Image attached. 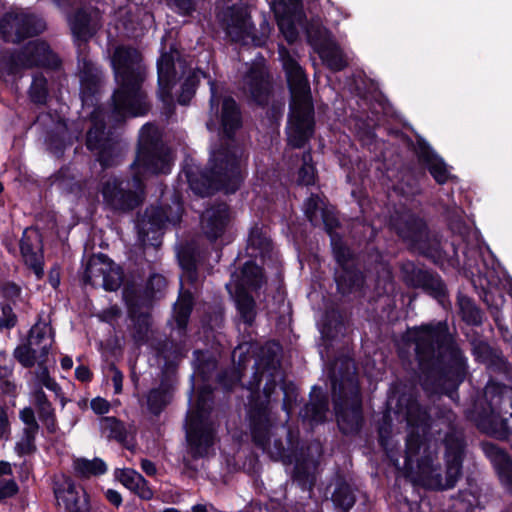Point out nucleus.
I'll list each match as a JSON object with an SVG mask.
<instances>
[{"instance_id": "f257e3e1", "label": "nucleus", "mask_w": 512, "mask_h": 512, "mask_svg": "<svg viewBox=\"0 0 512 512\" xmlns=\"http://www.w3.org/2000/svg\"><path fill=\"white\" fill-rule=\"evenodd\" d=\"M403 340L414 344L418 369L427 381L458 389L467 374V359L446 321L408 328Z\"/></svg>"}, {"instance_id": "f03ea898", "label": "nucleus", "mask_w": 512, "mask_h": 512, "mask_svg": "<svg viewBox=\"0 0 512 512\" xmlns=\"http://www.w3.org/2000/svg\"><path fill=\"white\" fill-rule=\"evenodd\" d=\"M398 412L405 415L410 429H417L424 433L440 434L444 426L445 434L443 438L444 460H445V482L442 483L441 475L438 474L437 484L442 490L451 489L462 475L463 461L465 456L466 442L461 433L456 428V415L452 409L447 407H438L435 412V419L431 418L427 409L422 406L417 398L412 394H401L397 401Z\"/></svg>"}, {"instance_id": "7ed1b4c3", "label": "nucleus", "mask_w": 512, "mask_h": 512, "mask_svg": "<svg viewBox=\"0 0 512 512\" xmlns=\"http://www.w3.org/2000/svg\"><path fill=\"white\" fill-rule=\"evenodd\" d=\"M77 69L80 80V98L83 107H91V126L86 133V147L97 152V161L103 169L118 164V142L111 129H107L105 109L100 103L102 72L89 55L77 56Z\"/></svg>"}, {"instance_id": "20e7f679", "label": "nucleus", "mask_w": 512, "mask_h": 512, "mask_svg": "<svg viewBox=\"0 0 512 512\" xmlns=\"http://www.w3.org/2000/svg\"><path fill=\"white\" fill-rule=\"evenodd\" d=\"M111 64L117 83L111 96L113 119L124 122L127 117L147 115L151 103L143 89L147 70L142 53L132 46H118L114 50Z\"/></svg>"}, {"instance_id": "39448f33", "label": "nucleus", "mask_w": 512, "mask_h": 512, "mask_svg": "<svg viewBox=\"0 0 512 512\" xmlns=\"http://www.w3.org/2000/svg\"><path fill=\"white\" fill-rule=\"evenodd\" d=\"M336 423L341 434L357 435L364 425L362 394L354 360L338 358L328 373Z\"/></svg>"}, {"instance_id": "423d86ee", "label": "nucleus", "mask_w": 512, "mask_h": 512, "mask_svg": "<svg viewBox=\"0 0 512 512\" xmlns=\"http://www.w3.org/2000/svg\"><path fill=\"white\" fill-rule=\"evenodd\" d=\"M289 104L287 142L294 149L304 148L315 134V109L305 70L292 57L283 61Z\"/></svg>"}, {"instance_id": "0eeeda50", "label": "nucleus", "mask_w": 512, "mask_h": 512, "mask_svg": "<svg viewBox=\"0 0 512 512\" xmlns=\"http://www.w3.org/2000/svg\"><path fill=\"white\" fill-rule=\"evenodd\" d=\"M210 168L185 167L183 173L190 189L197 195L208 196L217 190L227 194L238 191L244 181L238 148L229 143L212 150Z\"/></svg>"}, {"instance_id": "6e6552de", "label": "nucleus", "mask_w": 512, "mask_h": 512, "mask_svg": "<svg viewBox=\"0 0 512 512\" xmlns=\"http://www.w3.org/2000/svg\"><path fill=\"white\" fill-rule=\"evenodd\" d=\"M392 229L408 250L423 256L439 267L456 268L460 265L458 248L454 242H445L432 235L426 220L415 213H406L392 220Z\"/></svg>"}, {"instance_id": "1a4fd4ad", "label": "nucleus", "mask_w": 512, "mask_h": 512, "mask_svg": "<svg viewBox=\"0 0 512 512\" xmlns=\"http://www.w3.org/2000/svg\"><path fill=\"white\" fill-rule=\"evenodd\" d=\"M171 167L170 151L159 129L151 123L144 124L140 129L135 159L130 165L134 186L143 188L146 175H166L171 172Z\"/></svg>"}, {"instance_id": "9d476101", "label": "nucleus", "mask_w": 512, "mask_h": 512, "mask_svg": "<svg viewBox=\"0 0 512 512\" xmlns=\"http://www.w3.org/2000/svg\"><path fill=\"white\" fill-rule=\"evenodd\" d=\"M172 198L175 209L168 204L159 206L151 205L147 207L144 214L137 219V235L143 245H150L155 248L160 247L166 222L173 224L180 222L183 212V202L181 196L177 193H174Z\"/></svg>"}, {"instance_id": "9b49d317", "label": "nucleus", "mask_w": 512, "mask_h": 512, "mask_svg": "<svg viewBox=\"0 0 512 512\" xmlns=\"http://www.w3.org/2000/svg\"><path fill=\"white\" fill-rule=\"evenodd\" d=\"M262 376L256 371L249 382L250 395L247 405V421L251 440L260 449L266 450L271 444L272 421L267 399H262L260 384Z\"/></svg>"}, {"instance_id": "f8f14e48", "label": "nucleus", "mask_w": 512, "mask_h": 512, "mask_svg": "<svg viewBox=\"0 0 512 512\" xmlns=\"http://www.w3.org/2000/svg\"><path fill=\"white\" fill-rule=\"evenodd\" d=\"M210 112L214 113L219 120L220 143L235 144L236 133L243 126L241 107L232 96L221 97L217 95L214 85L211 86L209 100Z\"/></svg>"}, {"instance_id": "ddd939ff", "label": "nucleus", "mask_w": 512, "mask_h": 512, "mask_svg": "<svg viewBox=\"0 0 512 512\" xmlns=\"http://www.w3.org/2000/svg\"><path fill=\"white\" fill-rule=\"evenodd\" d=\"M45 29V21L33 13L12 10L0 19V37L7 43L19 44L40 35Z\"/></svg>"}, {"instance_id": "4468645a", "label": "nucleus", "mask_w": 512, "mask_h": 512, "mask_svg": "<svg viewBox=\"0 0 512 512\" xmlns=\"http://www.w3.org/2000/svg\"><path fill=\"white\" fill-rule=\"evenodd\" d=\"M404 284L409 288L421 289L440 304L448 298L447 286L440 275L422 268L413 261H405L400 267Z\"/></svg>"}, {"instance_id": "2eb2a0df", "label": "nucleus", "mask_w": 512, "mask_h": 512, "mask_svg": "<svg viewBox=\"0 0 512 512\" xmlns=\"http://www.w3.org/2000/svg\"><path fill=\"white\" fill-rule=\"evenodd\" d=\"M402 136L406 147L415 154L418 163L430 173L437 184L444 185L455 178L449 172L444 159L436 153L422 136L418 135L416 142L406 134H402Z\"/></svg>"}, {"instance_id": "dca6fc26", "label": "nucleus", "mask_w": 512, "mask_h": 512, "mask_svg": "<svg viewBox=\"0 0 512 512\" xmlns=\"http://www.w3.org/2000/svg\"><path fill=\"white\" fill-rule=\"evenodd\" d=\"M186 440L194 459L204 458L214 446L216 431L210 419L186 418Z\"/></svg>"}, {"instance_id": "f3484780", "label": "nucleus", "mask_w": 512, "mask_h": 512, "mask_svg": "<svg viewBox=\"0 0 512 512\" xmlns=\"http://www.w3.org/2000/svg\"><path fill=\"white\" fill-rule=\"evenodd\" d=\"M493 400L485 405L476 407L473 411V420L477 428L484 434L497 439L499 441H508L512 429L508 424V420L501 416V409L497 410Z\"/></svg>"}, {"instance_id": "a211bd4d", "label": "nucleus", "mask_w": 512, "mask_h": 512, "mask_svg": "<svg viewBox=\"0 0 512 512\" xmlns=\"http://www.w3.org/2000/svg\"><path fill=\"white\" fill-rule=\"evenodd\" d=\"M20 50L28 69L37 67L57 71L62 67L61 58L45 40L28 41Z\"/></svg>"}, {"instance_id": "6ab92c4d", "label": "nucleus", "mask_w": 512, "mask_h": 512, "mask_svg": "<svg viewBox=\"0 0 512 512\" xmlns=\"http://www.w3.org/2000/svg\"><path fill=\"white\" fill-rule=\"evenodd\" d=\"M158 90L159 100L167 109L168 114H172L175 109L172 90L176 84L177 71L175 59L172 52H164L157 60Z\"/></svg>"}, {"instance_id": "aec40b11", "label": "nucleus", "mask_w": 512, "mask_h": 512, "mask_svg": "<svg viewBox=\"0 0 512 512\" xmlns=\"http://www.w3.org/2000/svg\"><path fill=\"white\" fill-rule=\"evenodd\" d=\"M230 221V207L226 203H216L207 208L201 215V228L205 238L211 243L222 239Z\"/></svg>"}, {"instance_id": "412c9836", "label": "nucleus", "mask_w": 512, "mask_h": 512, "mask_svg": "<svg viewBox=\"0 0 512 512\" xmlns=\"http://www.w3.org/2000/svg\"><path fill=\"white\" fill-rule=\"evenodd\" d=\"M272 10L283 38L290 45L295 43L299 37L296 23L305 18V14L298 6V2L289 4L284 0H280L272 6Z\"/></svg>"}, {"instance_id": "4be33fe9", "label": "nucleus", "mask_w": 512, "mask_h": 512, "mask_svg": "<svg viewBox=\"0 0 512 512\" xmlns=\"http://www.w3.org/2000/svg\"><path fill=\"white\" fill-rule=\"evenodd\" d=\"M101 193L107 205L114 210L128 212L142 203L141 197L135 191L123 188L122 181L118 179L106 181Z\"/></svg>"}, {"instance_id": "5701e85b", "label": "nucleus", "mask_w": 512, "mask_h": 512, "mask_svg": "<svg viewBox=\"0 0 512 512\" xmlns=\"http://www.w3.org/2000/svg\"><path fill=\"white\" fill-rule=\"evenodd\" d=\"M208 257V250L195 242H187L180 247L177 252L178 262L190 284L198 281V268L208 260Z\"/></svg>"}, {"instance_id": "b1692460", "label": "nucleus", "mask_w": 512, "mask_h": 512, "mask_svg": "<svg viewBox=\"0 0 512 512\" xmlns=\"http://www.w3.org/2000/svg\"><path fill=\"white\" fill-rule=\"evenodd\" d=\"M91 21V14L84 8L77 9L69 18L71 33L77 48V56L89 55V40L96 33Z\"/></svg>"}, {"instance_id": "393cba45", "label": "nucleus", "mask_w": 512, "mask_h": 512, "mask_svg": "<svg viewBox=\"0 0 512 512\" xmlns=\"http://www.w3.org/2000/svg\"><path fill=\"white\" fill-rule=\"evenodd\" d=\"M273 241L270 236V228L259 222H255L249 229L246 245L247 256L260 259L262 263L272 259Z\"/></svg>"}, {"instance_id": "a878e982", "label": "nucleus", "mask_w": 512, "mask_h": 512, "mask_svg": "<svg viewBox=\"0 0 512 512\" xmlns=\"http://www.w3.org/2000/svg\"><path fill=\"white\" fill-rule=\"evenodd\" d=\"M329 411V398L327 392L318 385H314L309 393V401L301 408L299 415L303 422L311 426L326 422Z\"/></svg>"}, {"instance_id": "bb28decb", "label": "nucleus", "mask_w": 512, "mask_h": 512, "mask_svg": "<svg viewBox=\"0 0 512 512\" xmlns=\"http://www.w3.org/2000/svg\"><path fill=\"white\" fill-rule=\"evenodd\" d=\"M19 249L24 264L33 271L37 279L44 275V256L41 235L34 237L28 234L25 229L19 241Z\"/></svg>"}, {"instance_id": "cd10ccee", "label": "nucleus", "mask_w": 512, "mask_h": 512, "mask_svg": "<svg viewBox=\"0 0 512 512\" xmlns=\"http://www.w3.org/2000/svg\"><path fill=\"white\" fill-rule=\"evenodd\" d=\"M246 85L251 102L264 108L273 93V85L268 72L262 68L251 67L246 74Z\"/></svg>"}, {"instance_id": "c85d7f7f", "label": "nucleus", "mask_w": 512, "mask_h": 512, "mask_svg": "<svg viewBox=\"0 0 512 512\" xmlns=\"http://www.w3.org/2000/svg\"><path fill=\"white\" fill-rule=\"evenodd\" d=\"M175 390V379L164 372L157 387L150 389L146 396L147 410L159 416L170 404Z\"/></svg>"}, {"instance_id": "c756f323", "label": "nucleus", "mask_w": 512, "mask_h": 512, "mask_svg": "<svg viewBox=\"0 0 512 512\" xmlns=\"http://www.w3.org/2000/svg\"><path fill=\"white\" fill-rule=\"evenodd\" d=\"M335 283L342 296L359 295L363 292L366 276L357 265L338 269L335 273Z\"/></svg>"}, {"instance_id": "7c9ffc66", "label": "nucleus", "mask_w": 512, "mask_h": 512, "mask_svg": "<svg viewBox=\"0 0 512 512\" xmlns=\"http://www.w3.org/2000/svg\"><path fill=\"white\" fill-rule=\"evenodd\" d=\"M482 449L493 465L500 481L512 486V457L499 445L492 442H483Z\"/></svg>"}, {"instance_id": "2f4dec72", "label": "nucleus", "mask_w": 512, "mask_h": 512, "mask_svg": "<svg viewBox=\"0 0 512 512\" xmlns=\"http://www.w3.org/2000/svg\"><path fill=\"white\" fill-rule=\"evenodd\" d=\"M482 449L493 465L500 481L512 486V457L499 445L492 442H483Z\"/></svg>"}, {"instance_id": "473e14b6", "label": "nucleus", "mask_w": 512, "mask_h": 512, "mask_svg": "<svg viewBox=\"0 0 512 512\" xmlns=\"http://www.w3.org/2000/svg\"><path fill=\"white\" fill-rule=\"evenodd\" d=\"M195 392L192 409L187 412L186 418L210 419L214 407V389L209 384H202L195 388L191 386L190 393Z\"/></svg>"}, {"instance_id": "72a5a7b5", "label": "nucleus", "mask_w": 512, "mask_h": 512, "mask_svg": "<svg viewBox=\"0 0 512 512\" xmlns=\"http://www.w3.org/2000/svg\"><path fill=\"white\" fill-rule=\"evenodd\" d=\"M63 486V501L69 511L90 512V496L82 486L76 485L71 477H66L64 479Z\"/></svg>"}, {"instance_id": "f704fd0d", "label": "nucleus", "mask_w": 512, "mask_h": 512, "mask_svg": "<svg viewBox=\"0 0 512 512\" xmlns=\"http://www.w3.org/2000/svg\"><path fill=\"white\" fill-rule=\"evenodd\" d=\"M430 433H424L417 429H410L405 441L404 450V470L411 473L415 469V458L420 455L421 450H429L428 436Z\"/></svg>"}, {"instance_id": "c9c22d12", "label": "nucleus", "mask_w": 512, "mask_h": 512, "mask_svg": "<svg viewBox=\"0 0 512 512\" xmlns=\"http://www.w3.org/2000/svg\"><path fill=\"white\" fill-rule=\"evenodd\" d=\"M123 300L128 315L144 313V311L151 312L156 301L144 288H137L133 285L124 287Z\"/></svg>"}, {"instance_id": "e433bc0d", "label": "nucleus", "mask_w": 512, "mask_h": 512, "mask_svg": "<svg viewBox=\"0 0 512 512\" xmlns=\"http://www.w3.org/2000/svg\"><path fill=\"white\" fill-rule=\"evenodd\" d=\"M331 501L337 512H349L356 503V488L344 476H338Z\"/></svg>"}, {"instance_id": "4c0bfd02", "label": "nucleus", "mask_w": 512, "mask_h": 512, "mask_svg": "<svg viewBox=\"0 0 512 512\" xmlns=\"http://www.w3.org/2000/svg\"><path fill=\"white\" fill-rule=\"evenodd\" d=\"M195 304L194 295L181 285L179 295L173 308V317L180 332H186L188 322Z\"/></svg>"}, {"instance_id": "58836bf2", "label": "nucleus", "mask_w": 512, "mask_h": 512, "mask_svg": "<svg viewBox=\"0 0 512 512\" xmlns=\"http://www.w3.org/2000/svg\"><path fill=\"white\" fill-rule=\"evenodd\" d=\"M234 299L240 321L252 327L257 316L255 299L242 285H237Z\"/></svg>"}, {"instance_id": "ea45409f", "label": "nucleus", "mask_w": 512, "mask_h": 512, "mask_svg": "<svg viewBox=\"0 0 512 512\" xmlns=\"http://www.w3.org/2000/svg\"><path fill=\"white\" fill-rule=\"evenodd\" d=\"M51 184L55 185L62 193L67 195H80L83 186L77 180L72 169L68 165H63L59 170L50 176Z\"/></svg>"}, {"instance_id": "a19ab883", "label": "nucleus", "mask_w": 512, "mask_h": 512, "mask_svg": "<svg viewBox=\"0 0 512 512\" xmlns=\"http://www.w3.org/2000/svg\"><path fill=\"white\" fill-rule=\"evenodd\" d=\"M131 321L130 335L137 346L145 345L149 340V333L152 328V314L149 311L128 315Z\"/></svg>"}, {"instance_id": "79ce46f5", "label": "nucleus", "mask_w": 512, "mask_h": 512, "mask_svg": "<svg viewBox=\"0 0 512 512\" xmlns=\"http://www.w3.org/2000/svg\"><path fill=\"white\" fill-rule=\"evenodd\" d=\"M345 331L344 318L339 309H328L323 315L321 328L322 337L333 341Z\"/></svg>"}, {"instance_id": "37998d69", "label": "nucleus", "mask_w": 512, "mask_h": 512, "mask_svg": "<svg viewBox=\"0 0 512 512\" xmlns=\"http://www.w3.org/2000/svg\"><path fill=\"white\" fill-rule=\"evenodd\" d=\"M113 267V260L106 254L98 253L92 255L85 267L83 281L86 284H95L94 278L103 277L105 272Z\"/></svg>"}, {"instance_id": "c03bdc74", "label": "nucleus", "mask_w": 512, "mask_h": 512, "mask_svg": "<svg viewBox=\"0 0 512 512\" xmlns=\"http://www.w3.org/2000/svg\"><path fill=\"white\" fill-rule=\"evenodd\" d=\"M75 476L81 479H89L92 476L104 475L108 468L104 460L95 457L92 460L86 458H76L73 461Z\"/></svg>"}, {"instance_id": "a18cd8bd", "label": "nucleus", "mask_w": 512, "mask_h": 512, "mask_svg": "<svg viewBox=\"0 0 512 512\" xmlns=\"http://www.w3.org/2000/svg\"><path fill=\"white\" fill-rule=\"evenodd\" d=\"M100 428L102 433L106 434L108 440H115L120 444L127 440L125 424L115 416H102L100 418Z\"/></svg>"}, {"instance_id": "49530a36", "label": "nucleus", "mask_w": 512, "mask_h": 512, "mask_svg": "<svg viewBox=\"0 0 512 512\" xmlns=\"http://www.w3.org/2000/svg\"><path fill=\"white\" fill-rule=\"evenodd\" d=\"M256 259L251 258L246 261L240 271V282L238 285L247 286L254 290L261 288L263 284V270L256 262Z\"/></svg>"}, {"instance_id": "de8ad7c7", "label": "nucleus", "mask_w": 512, "mask_h": 512, "mask_svg": "<svg viewBox=\"0 0 512 512\" xmlns=\"http://www.w3.org/2000/svg\"><path fill=\"white\" fill-rule=\"evenodd\" d=\"M457 302L462 320L465 323L472 326H480L482 324V311L472 298L464 294H459Z\"/></svg>"}, {"instance_id": "09e8293b", "label": "nucleus", "mask_w": 512, "mask_h": 512, "mask_svg": "<svg viewBox=\"0 0 512 512\" xmlns=\"http://www.w3.org/2000/svg\"><path fill=\"white\" fill-rule=\"evenodd\" d=\"M194 371L203 381H208L217 367L216 359L206 350L196 349L193 352Z\"/></svg>"}, {"instance_id": "8fccbe9b", "label": "nucleus", "mask_w": 512, "mask_h": 512, "mask_svg": "<svg viewBox=\"0 0 512 512\" xmlns=\"http://www.w3.org/2000/svg\"><path fill=\"white\" fill-rule=\"evenodd\" d=\"M330 240L333 257L339 269L358 264L354 253L343 241L342 236H336L334 238L332 237Z\"/></svg>"}, {"instance_id": "3c124183", "label": "nucleus", "mask_w": 512, "mask_h": 512, "mask_svg": "<svg viewBox=\"0 0 512 512\" xmlns=\"http://www.w3.org/2000/svg\"><path fill=\"white\" fill-rule=\"evenodd\" d=\"M330 240L333 257L339 269L358 264L354 253L343 241L342 236H336L334 238L332 237Z\"/></svg>"}, {"instance_id": "603ef678", "label": "nucleus", "mask_w": 512, "mask_h": 512, "mask_svg": "<svg viewBox=\"0 0 512 512\" xmlns=\"http://www.w3.org/2000/svg\"><path fill=\"white\" fill-rule=\"evenodd\" d=\"M29 99L36 105H45L49 97L48 80L42 74H36L28 90Z\"/></svg>"}, {"instance_id": "864d4df0", "label": "nucleus", "mask_w": 512, "mask_h": 512, "mask_svg": "<svg viewBox=\"0 0 512 512\" xmlns=\"http://www.w3.org/2000/svg\"><path fill=\"white\" fill-rule=\"evenodd\" d=\"M321 58L324 64L333 72H340L348 66L343 52L336 45L324 47Z\"/></svg>"}, {"instance_id": "5fc2aeb1", "label": "nucleus", "mask_w": 512, "mask_h": 512, "mask_svg": "<svg viewBox=\"0 0 512 512\" xmlns=\"http://www.w3.org/2000/svg\"><path fill=\"white\" fill-rule=\"evenodd\" d=\"M25 69L27 68L20 49L0 57V71L8 76L19 75Z\"/></svg>"}, {"instance_id": "6e6d98bb", "label": "nucleus", "mask_w": 512, "mask_h": 512, "mask_svg": "<svg viewBox=\"0 0 512 512\" xmlns=\"http://www.w3.org/2000/svg\"><path fill=\"white\" fill-rule=\"evenodd\" d=\"M38 432L39 429H23L22 436L14 447L19 457L29 456L37 451L36 437Z\"/></svg>"}, {"instance_id": "4d7b16f0", "label": "nucleus", "mask_w": 512, "mask_h": 512, "mask_svg": "<svg viewBox=\"0 0 512 512\" xmlns=\"http://www.w3.org/2000/svg\"><path fill=\"white\" fill-rule=\"evenodd\" d=\"M292 481L293 484L299 487L302 492H307L309 494L313 491V487L315 485L314 475L307 467L298 464L294 467Z\"/></svg>"}, {"instance_id": "13d9d810", "label": "nucleus", "mask_w": 512, "mask_h": 512, "mask_svg": "<svg viewBox=\"0 0 512 512\" xmlns=\"http://www.w3.org/2000/svg\"><path fill=\"white\" fill-rule=\"evenodd\" d=\"M302 161L303 164L298 170L297 182L299 185L303 186L314 185L316 180V168L312 164V155L310 151L303 153Z\"/></svg>"}, {"instance_id": "bf43d9fd", "label": "nucleus", "mask_w": 512, "mask_h": 512, "mask_svg": "<svg viewBox=\"0 0 512 512\" xmlns=\"http://www.w3.org/2000/svg\"><path fill=\"white\" fill-rule=\"evenodd\" d=\"M444 217H445L448 229L453 234L463 236L468 232V226H467L465 220L463 219L461 214L456 209L447 207L445 209Z\"/></svg>"}, {"instance_id": "052dcab7", "label": "nucleus", "mask_w": 512, "mask_h": 512, "mask_svg": "<svg viewBox=\"0 0 512 512\" xmlns=\"http://www.w3.org/2000/svg\"><path fill=\"white\" fill-rule=\"evenodd\" d=\"M281 390L283 392L282 409L290 415L297 403L298 388L294 382L282 379Z\"/></svg>"}, {"instance_id": "680f3d73", "label": "nucleus", "mask_w": 512, "mask_h": 512, "mask_svg": "<svg viewBox=\"0 0 512 512\" xmlns=\"http://www.w3.org/2000/svg\"><path fill=\"white\" fill-rule=\"evenodd\" d=\"M31 343L18 345L13 352L14 358L24 367L32 368L37 361L36 350Z\"/></svg>"}, {"instance_id": "e2e57ef3", "label": "nucleus", "mask_w": 512, "mask_h": 512, "mask_svg": "<svg viewBox=\"0 0 512 512\" xmlns=\"http://www.w3.org/2000/svg\"><path fill=\"white\" fill-rule=\"evenodd\" d=\"M199 79L195 74L188 75L180 87V93L177 97V102L182 105H188L196 93Z\"/></svg>"}, {"instance_id": "0e129e2a", "label": "nucleus", "mask_w": 512, "mask_h": 512, "mask_svg": "<svg viewBox=\"0 0 512 512\" xmlns=\"http://www.w3.org/2000/svg\"><path fill=\"white\" fill-rule=\"evenodd\" d=\"M393 422L389 411H386L377 425L379 446L387 450L392 437Z\"/></svg>"}, {"instance_id": "69168bd1", "label": "nucleus", "mask_w": 512, "mask_h": 512, "mask_svg": "<svg viewBox=\"0 0 512 512\" xmlns=\"http://www.w3.org/2000/svg\"><path fill=\"white\" fill-rule=\"evenodd\" d=\"M124 279L123 270L120 266L113 262V267L102 277V286L105 291L115 292L117 291Z\"/></svg>"}, {"instance_id": "338daca9", "label": "nucleus", "mask_w": 512, "mask_h": 512, "mask_svg": "<svg viewBox=\"0 0 512 512\" xmlns=\"http://www.w3.org/2000/svg\"><path fill=\"white\" fill-rule=\"evenodd\" d=\"M167 286L166 278L159 274L153 273L147 279L143 287L155 300H159L164 296V291Z\"/></svg>"}, {"instance_id": "774afa93", "label": "nucleus", "mask_w": 512, "mask_h": 512, "mask_svg": "<svg viewBox=\"0 0 512 512\" xmlns=\"http://www.w3.org/2000/svg\"><path fill=\"white\" fill-rule=\"evenodd\" d=\"M227 24L236 29H243L246 26L248 13L246 9L233 5L227 10Z\"/></svg>"}]
</instances>
